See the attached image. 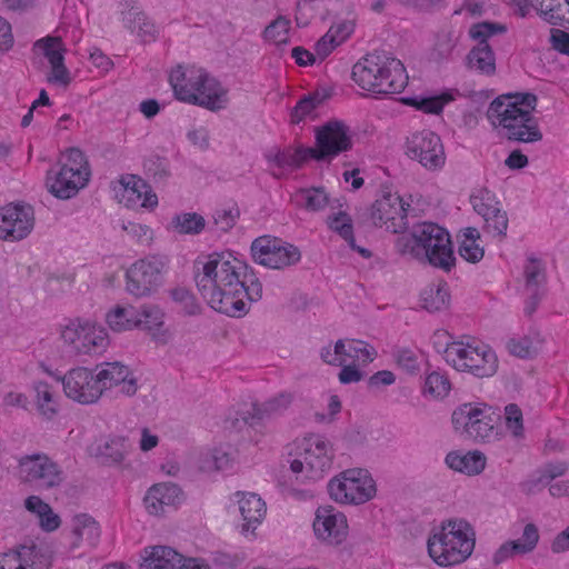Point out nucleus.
<instances>
[{"label": "nucleus", "mask_w": 569, "mask_h": 569, "mask_svg": "<svg viewBox=\"0 0 569 569\" xmlns=\"http://www.w3.org/2000/svg\"><path fill=\"white\" fill-rule=\"evenodd\" d=\"M196 286L216 311L241 318L262 298V283L253 269L229 252L200 256L193 263Z\"/></svg>", "instance_id": "nucleus-1"}, {"label": "nucleus", "mask_w": 569, "mask_h": 569, "mask_svg": "<svg viewBox=\"0 0 569 569\" xmlns=\"http://www.w3.org/2000/svg\"><path fill=\"white\" fill-rule=\"evenodd\" d=\"M537 96L531 92L508 93L496 98L488 108L487 117L493 126H501L509 140L537 142L542 139L532 111Z\"/></svg>", "instance_id": "nucleus-2"}, {"label": "nucleus", "mask_w": 569, "mask_h": 569, "mask_svg": "<svg viewBox=\"0 0 569 569\" xmlns=\"http://www.w3.org/2000/svg\"><path fill=\"white\" fill-rule=\"evenodd\" d=\"M397 248L401 253L445 272H450L456 264L449 232L433 222L415 224L410 233L398 238Z\"/></svg>", "instance_id": "nucleus-3"}, {"label": "nucleus", "mask_w": 569, "mask_h": 569, "mask_svg": "<svg viewBox=\"0 0 569 569\" xmlns=\"http://www.w3.org/2000/svg\"><path fill=\"white\" fill-rule=\"evenodd\" d=\"M352 80L375 94L400 93L408 84L403 63L386 51H375L360 59L351 72Z\"/></svg>", "instance_id": "nucleus-4"}, {"label": "nucleus", "mask_w": 569, "mask_h": 569, "mask_svg": "<svg viewBox=\"0 0 569 569\" xmlns=\"http://www.w3.org/2000/svg\"><path fill=\"white\" fill-rule=\"evenodd\" d=\"M476 545V533L463 519H449L428 539V552L441 567L455 566L468 559Z\"/></svg>", "instance_id": "nucleus-5"}, {"label": "nucleus", "mask_w": 569, "mask_h": 569, "mask_svg": "<svg viewBox=\"0 0 569 569\" xmlns=\"http://www.w3.org/2000/svg\"><path fill=\"white\" fill-rule=\"evenodd\" d=\"M502 416L497 408L483 402H466L451 415L456 433L475 442H492L502 436Z\"/></svg>", "instance_id": "nucleus-6"}, {"label": "nucleus", "mask_w": 569, "mask_h": 569, "mask_svg": "<svg viewBox=\"0 0 569 569\" xmlns=\"http://www.w3.org/2000/svg\"><path fill=\"white\" fill-rule=\"evenodd\" d=\"M332 457V447L323 436L309 435L297 442L290 469L298 478L317 481L331 469Z\"/></svg>", "instance_id": "nucleus-7"}, {"label": "nucleus", "mask_w": 569, "mask_h": 569, "mask_svg": "<svg viewBox=\"0 0 569 569\" xmlns=\"http://www.w3.org/2000/svg\"><path fill=\"white\" fill-rule=\"evenodd\" d=\"M17 462L20 480L38 490L58 488L66 480L61 466L44 452L23 455Z\"/></svg>", "instance_id": "nucleus-8"}, {"label": "nucleus", "mask_w": 569, "mask_h": 569, "mask_svg": "<svg viewBox=\"0 0 569 569\" xmlns=\"http://www.w3.org/2000/svg\"><path fill=\"white\" fill-rule=\"evenodd\" d=\"M330 498L342 505H362L376 496V482L365 469H349L328 482Z\"/></svg>", "instance_id": "nucleus-9"}, {"label": "nucleus", "mask_w": 569, "mask_h": 569, "mask_svg": "<svg viewBox=\"0 0 569 569\" xmlns=\"http://www.w3.org/2000/svg\"><path fill=\"white\" fill-rule=\"evenodd\" d=\"M169 264L164 254H149L132 263L126 272V289L137 297H147L156 292L163 283V273Z\"/></svg>", "instance_id": "nucleus-10"}, {"label": "nucleus", "mask_w": 569, "mask_h": 569, "mask_svg": "<svg viewBox=\"0 0 569 569\" xmlns=\"http://www.w3.org/2000/svg\"><path fill=\"white\" fill-rule=\"evenodd\" d=\"M61 339L77 355H100L109 345L104 328L80 318L69 320L61 330Z\"/></svg>", "instance_id": "nucleus-11"}, {"label": "nucleus", "mask_w": 569, "mask_h": 569, "mask_svg": "<svg viewBox=\"0 0 569 569\" xmlns=\"http://www.w3.org/2000/svg\"><path fill=\"white\" fill-rule=\"evenodd\" d=\"M451 366L478 378L491 377L498 369V359L491 348L481 342H463L449 352Z\"/></svg>", "instance_id": "nucleus-12"}, {"label": "nucleus", "mask_w": 569, "mask_h": 569, "mask_svg": "<svg viewBox=\"0 0 569 569\" xmlns=\"http://www.w3.org/2000/svg\"><path fill=\"white\" fill-rule=\"evenodd\" d=\"M451 366L478 378L491 377L498 369V359L491 348L481 342H463L449 352Z\"/></svg>", "instance_id": "nucleus-13"}, {"label": "nucleus", "mask_w": 569, "mask_h": 569, "mask_svg": "<svg viewBox=\"0 0 569 569\" xmlns=\"http://www.w3.org/2000/svg\"><path fill=\"white\" fill-rule=\"evenodd\" d=\"M250 250L256 263L270 269L282 270L301 260V251L298 247L269 234L256 238Z\"/></svg>", "instance_id": "nucleus-14"}, {"label": "nucleus", "mask_w": 569, "mask_h": 569, "mask_svg": "<svg viewBox=\"0 0 569 569\" xmlns=\"http://www.w3.org/2000/svg\"><path fill=\"white\" fill-rule=\"evenodd\" d=\"M507 32V27L498 22L483 21L473 24L469 34L478 44L467 56V64L470 69L481 74L491 76L496 72V57L488 39L496 34Z\"/></svg>", "instance_id": "nucleus-15"}, {"label": "nucleus", "mask_w": 569, "mask_h": 569, "mask_svg": "<svg viewBox=\"0 0 569 569\" xmlns=\"http://www.w3.org/2000/svg\"><path fill=\"white\" fill-rule=\"evenodd\" d=\"M352 148L348 126L339 120H330L316 130V148H311L312 159L331 160Z\"/></svg>", "instance_id": "nucleus-16"}, {"label": "nucleus", "mask_w": 569, "mask_h": 569, "mask_svg": "<svg viewBox=\"0 0 569 569\" xmlns=\"http://www.w3.org/2000/svg\"><path fill=\"white\" fill-rule=\"evenodd\" d=\"M406 154L430 171L439 170L446 163L441 139L431 130L412 133L406 142Z\"/></svg>", "instance_id": "nucleus-17"}, {"label": "nucleus", "mask_w": 569, "mask_h": 569, "mask_svg": "<svg viewBox=\"0 0 569 569\" xmlns=\"http://www.w3.org/2000/svg\"><path fill=\"white\" fill-rule=\"evenodd\" d=\"M312 528L316 538L330 547L342 545L349 535L346 515L329 505L317 508Z\"/></svg>", "instance_id": "nucleus-18"}, {"label": "nucleus", "mask_w": 569, "mask_h": 569, "mask_svg": "<svg viewBox=\"0 0 569 569\" xmlns=\"http://www.w3.org/2000/svg\"><path fill=\"white\" fill-rule=\"evenodd\" d=\"M58 380L62 382L66 396L79 403H94L102 396L97 373L88 368H73Z\"/></svg>", "instance_id": "nucleus-19"}, {"label": "nucleus", "mask_w": 569, "mask_h": 569, "mask_svg": "<svg viewBox=\"0 0 569 569\" xmlns=\"http://www.w3.org/2000/svg\"><path fill=\"white\" fill-rule=\"evenodd\" d=\"M34 227V212L31 206L10 203L0 209V239L19 241Z\"/></svg>", "instance_id": "nucleus-20"}, {"label": "nucleus", "mask_w": 569, "mask_h": 569, "mask_svg": "<svg viewBox=\"0 0 569 569\" xmlns=\"http://www.w3.org/2000/svg\"><path fill=\"white\" fill-rule=\"evenodd\" d=\"M371 220L376 227L398 233L406 227V209L399 196L387 193L377 199L371 207Z\"/></svg>", "instance_id": "nucleus-21"}, {"label": "nucleus", "mask_w": 569, "mask_h": 569, "mask_svg": "<svg viewBox=\"0 0 569 569\" xmlns=\"http://www.w3.org/2000/svg\"><path fill=\"white\" fill-rule=\"evenodd\" d=\"M102 392L119 387V392L132 397L138 391V382L130 368L119 361L104 362L96 367Z\"/></svg>", "instance_id": "nucleus-22"}, {"label": "nucleus", "mask_w": 569, "mask_h": 569, "mask_svg": "<svg viewBox=\"0 0 569 569\" xmlns=\"http://www.w3.org/2000/svg\"><path fill=\"white\" fill-rule=\"evenodd\" d=\"M78 169L62 164L58 171L49 170L47 173V188L58 199H70L83 188L89 179L80 176Z\"/></svg>", "instance_id": "nucleus-23"}, {"label": "nucleus", "mask_w": 569, "mask_h": 569, "mask_svg": "<svg viewBox=\"0 0 569 569\" xmlns=\"http://www.w3.org/2000/svg\"><path fill=\"white\" fill-rule=\"evenodd\" d=\"M120 7L121 20L126 29L136 33L144 43L156 40L158 30L136 0H123Z\"/></svg>", "instance_id": "nucleus-24"}, {"label": "nucleus", "mask_w": 569, "mask_h": 569, "mask_svg": "<svg viewBox=\"0 0 569 569\" xmlns=\"http://www.w3.org/2000/svg\"><path fill=\"white\" fill-rule=\"evenodd\" d=\"M183 499L181 488L172 482L153 485L147 492L143 501L150 515L159 516L166 512L167 508L176 507Z\"/></svg>", "instance_id": "nucleus-25"}, {"label": "nucleus", "mask_w": 569, "mask_h": 569, "mask_svg": "<svg viewBox=\"0 0 569 569\" xmlns=\"http://www.w3.org/2000/svg\"><path fill=\"white\" fill-rule=\"evenodd\" d=\"M201 77H203V69L183 68L182 66L173 69L169 76V82L176 98L190 104L197 102L199 99L194 93L199 90L198 84L202 83Z\"/></svg>", "instance_id": "nucleus-26"}, {"label": "nucleus", "mask_w": 569, "mask_h": 569, "mask_svg": "<svg viewBox=\"0 0 569 569\" xmlns=\"http://www.w3.org/2000/svg\"><path fill=\"white\" fill-rule=\"evenodd\" d=\"M121 192L118 193L120 202L127 207H134L138 203L143 208H154L158 204V197L152 192L151 187L137 176H128L121 179Z\"/></svg>", "instance_id": "nucleus-27"}, {"label": "nucleus", "mask_w": 569, "mask_h": 569, "mask_svg": "<svg viewBox=\"0 0 569 569\" xmlns=\"http://www.w3.org/2000/svg\"><path fill=\"white\" fill-rule=\"evenodd\" d=\"M36 44L42 48L43 54L51 66V73L48 76V81L64 87L68 86L71 82V76L64 66L61 40L48 37L38 40Z\"/></svg>", "instance_id": "nucleus-28"}, {"label": "nucleus", "mask_w": 569, "mask_h": 569, "mask_svg": "<svg viewBox=\"0 0 569 569\" xmlns=\"http://www.w3.org/2000/svg\"><path fill=\"white\" fill-rule=\"evenodd\" d=\"M311 148L305 147H272L264 152L267 162L282 171H293L300 169L303 163L312 158Z\"/></svg>", "instance_id": "nucleus-29"}, {"label": "nucleus", "mask_w": 569, "mask_h": 569, "mask_svg": "<svg viewBox=\"0 0 569 569\" xmlns=\"http://www.w3.org/2000/svg\"><path fill=\"white\" fill-rule=\"evenodd\" d=\"M292 401L290 393H280L263 403H253L251 411L243 415L242 420L250 427H257L261 422L282 415Z\"/></svg>", "instance_id": "nucleus-30"}, {"label": "nucleus", "mask_w": 569, "mask_h": 569, "mask_svg": "<svg viewBox=\"0 0 569 569\" xmlns=\"http://www.w3.org/2000/svg\"><path fill=\"white\" fill-rule=\"evenodd\" d=\"M142 569H181L186 557L169 546H151L142 551Z\"/></svg>", "instance_id": "nucleus-31"}, {"label": "nucleus", "mask_w": 569, "mask_h": 569, "mask_svg": "<svg viewBox=\"0 0 569 569\" xmlns=\"http://www.w3.org/2000/svg\"><path fill=\"white\" fill-rule=\"evenodd\" d=\"M201 82V84H198L199 90L194 93L199 100L191 102V104L200 106L211 111L223 109L227 103V90L204 70Z\"/></svg>", "instance_id": "nucleus-32"}, {"label": "nucleus", "mask_w": 569, "mask_h": 569, "mask_svg": "<svg viewBox=\"0 0 569 569\" xmlns=\"http://www.w3.org/2000/svg\"><path fill=\"white\" fill-rule=\"evenodd\" d=\"M234 496L238 498L239 511L244 521L242 531L253 532L266 515L264 501L252 492L238 491Z\"/></svg>", "instance_id": "nucleus-33"}, {"label": "nucleus", "mask_w": 569, "mask_h": 569, "mask_svg": "<svg viewBox=\"0 0 569 569\" xmlns=\"http://www.w3.org/2000/svg\"><path fill=\"white\" fill-rule=\"evenodd\" d=\"M332 96V89L328 87L317 88L299 99L290 112V120L298 124L306 119L317 118V110Z\"/></svg>", "instance_id": "nucleus-34"}, {"label": "nucleus", "mask_w": 569, "mask_h": 569, "mask_svg": "<svg viewBox=\"0 0 569 569\" xmlns=\"http://www.w3.org/2000/svg\"><path fill=\"white\" fill-rule=\"evenodd\" d=\"M486 456L478 450L468 451L466 453L450 451L445 459L446 465L450 469L468 476L481 473L486 467Z\"/></svg>", "instance_id": "nucleus-35"}, {"label": "nucleus", "mask_w": 569, "mask_h": 569, "mask_svg": "<svg viewBox=\"0 0 569 569\" xmlns=\"http://www.w3.org/2000/svg\"><path fill=\"white\" fill-rule=\"evenodd\" d=\"M459 247L458 252L462 259L470 263L479 262L485 256V249L480 244L481 237L480 232L475 227H468L457 236Z\"/></svg>", "instance_id": "nucleus-36"}, {"label": "nucleus", "mask_w": 569, "mask_h": 569, "mask_svg": "<svg viewBox=\"0 0 569 569\" xmlns=\"http://www.w3.org/2000/svg\"><path fill=\"white\" fill-rule=\"evenodd\" d=\"M538 14L549 24L569 29V0H542Z\"/></svg>", "instance_id": "nucleus-37"}, {"label": "nucleus", "mask_w": 569, "mask_h": 569, "mask_svg": "<svg viewBox=\"0 0 569 569\" xmlns=\"http://www.w3.org/2000/svg\"><path fill=\"white\" fill-rule=\"evenodd\" d=\"M72 532L77 538V541L73 542L74 547L79 546L80 541H84L93 548L98 545L101 535L99 523L87 513L74 517Z\"/></svg>", "instance_id": "nucleus-38"}, {"label": "nucleus", "mask_w": 569, "mask_h": 569, "mask_svg": "<svg viewBox=\"0 0 569 569\" xmlns=\"http://www.w3.org/2000/svg\"><path fill=\"white\" fill-rule=\"evenodd\" d=\"M138 316L133 306H116L106 315V321L113 331L122 332L137 327Z\"/></svg>", "instance_id": "nucleus-39"}, {"label": "nucleus", "mask_w": 569, "mask_h": 569, "mask_svg": "<svg viewBox=\"0 0 569 569\" xmlns=\"http://www.w3.org/2000/svg\"><path fill=\"white\" fill-rule=\"evenodd\" d=\"M34 402L39 413L50 420L58 413V400L52 387L46 381H34Z\"/></svg>", "instance_id": "nucleus-40"}, {"label": "nucleus", "mask_w": 569, "mask_h": 569, "mask_svg": "<svg viewBox=\"0 0 569 569\" xmlns=\"http://www.w3.org/2000/svg\"><path fill=\"white\" fill-rule=\"evenodd\" d=\"M138 323L136 328H141L152 332L157 339L164 335L163 327V311L156 305H143L138 309Z\"/></svg>", "instance_id": "nucleus-41"}, {"label": "nucleus", "mask_w": 569, "mask_h": 569, "mask_svg": "<svg viewBox=\"0 0 569 569\" xmlns=\"http://www.w3.org/2000/svg\"><path fill=\"white\" fill-rule=\"evenodd\" d=\"M422 307L429 312L445 310L450 302V293L447 282L428 286L421 293Z\"/></svg>", "instance_id": "nucleus-42"}, {"label": "nucleus", "mask_w": 569, "mask_h": 569, "mask_svg": "<svg viewBox=\"0 0 569 569\" xmlns=\"http://www.w3.org/2000/svg\"><path fill=\"white\" fill-rule=\"evenodd\" d=\"M569 469V465L566 461L549 462L541 470L537 479L529 480L525 483L527 492L531 493L539 489V487H546L552 482L556 478L562 477Z\"/></svg>", "instance_id": "nucleus-43"}, {"label": "nucleus", "mask_w": 569, "mask_h": 569, "mask_svg": "<svg viewBox=\"0 0 569 569\" xmlns=\"http://www.w3.org/2000/svg\"><path fill=\"white\" fill-rule=\"evenodd\" d=\"M391 356L401 370L410 376H416L420 371V357L417 349L395 346Z\"/></svg>", "instance_id": "nucleus-44"}, {"label": "nucleus", "mask_w": 569, "mask_h": 569, "mask_svg": "<svg viewBox=\"0 0 569 569\" xmlns=\"http://www.w3.org/2000/svg\"><path fill=\"white\" fill-rule=\"evenodd\" d=\"M171 226L180 234H198L204 229L206 220L197 212H182L172 218Z\"/></svg>", "instance_id": "nucleus-45"}, {"label": "nucleus", "mask_w": 569, "mask_h": 569, "mask_svg": "<svg viewBox=\"0 0 569 569\" xmlns=\"http://www.w3.org/2000/svg\"><path fill=\"white\" fill-rule=\"evenodd\" d=\"M481 217L485 220V231L492 234L493 237H505L508 228V216L502 210L501 204H496L490 208Z\"/></svg>", "instance_id": "nucleus-46"}, {"label": "nucleus", "mask_w": 569, "mask_h": 569, "mask_svg": "<svg viewBox=\"0 0 569 569\" xmlns=\"http://www.w3.org/2000/svg\"><path fill=\"white\" fill-rule=\"evenodd\" d=\"M232 458L222 448L210 449L200 456L199 467L202 471L211 472L224 470L230 467Z\"/></svg>", "instance_id": "nucleus-47"}, {"label": "nucleus", "mask_w": 569, "mask_h": 569, "mask_svg": "<svg viewBox=\"0 0 569 569\" xmlns=\"http://www.w3.org/2000/svg\"><path fill=\"white\" fill-rule=\"evenodd\" d=\"M36 551V546L20 545L16 549L0 552V569H28L27 556Z\"/></svg>", "instance_id": "nucleus-48"}, {"label": "nucleus", "mask_w": 569, "mask_h": 569, "mask_svg": "<svg viewBox=\"0 0 569 569\" xmlns=\"http://www.w3.org/2000/svg\"><path fill=\"white\" fill-rule=\"evenodd\" d=\"M539 541V531L536 525L527 523L523 528L521 538L507 541L512 556L527 555L531 552Z\"/></svg>", "instance_id": "nucleus-49"}, {"label": "nucleus", "mask_w": 569, "mask_h": 569, "mask_svg": "<svg viewBox=\"0 0 569 569\" xmlns=\"http://www.w3.org/2000/svg\"><path fill=\"white\" fill-rule=\"evenodd\" d=\"M328 228L337 232L349 247L355 246L353 223L351 217L345 211H338L327 218Z\"/></svg>", "instance_id": "nucleus-50"}, {"label": "nucleus", "mask_w": 569, "mask_h": 569, "mask_svg": "<svg viewBox=\"0 0 569 569\" xmlns=\"http://www.w3.org/2000/svg\"><path fill=\"white\" fill-rule=\"evenodd\" d=\"M523 273L527 289H540L546 282L545 264L540 259L533 256L528 257Z\"/></svg>", "instance_id": "nucleus-51"}, {"label": "nucleus", "mask_w": 569, "mask_h": 569, "mask_svg": "<svg viewBox=\"0 0 569 569\" xmlns=\"http://www.w3.org/2000/svg\"><path fill=\"white\" fill-rule=\"evenodd\" d=\"M453 100V94L450 92H445L437 97H428V98H409L406 100L408 104L415 106L418 110H421L426 113L438 114L442 111L446 103Z\"/></svg>", "instance_id": "nucleus-52"}, {"label": "nucleus", "mask_w": 569, "mask_h": 569, "mask_svg": "<svg viewBox=\"0 0 569 569\" xmlns=\"http://www.w3.org/2000/svg\"><path fill=\"white\" fill-rule=\"evenodd\" d=\"M171 299L179 305L186 316H197L201 311L193 293L183 287H177L169 291Z\"/></svg>", "instance_id": "nucleus-53"}, {"label": "nucleus", "mask_w": 569, "mask_h": 569, "mask_svg": "<svg viewBox=\"0 0 569 569\" xmlns=\"http://www.w3.org/2000/svg\"><path fill=\"white\" fill-rule=\"evenodd\" d=\"M539 341V333H535L533 337L523 336L519 339H510L507 347L511 355L526 359L536 353Z\"/></svg>", "instance_id": "nucleus-54"}, {"label": "nucleus", "mask_w": 569, "mask_h": 569, "mask_svg": "<svg viewBox=\"0 0 569 569\" xmlns=\"http://www.w3.org/2000/svg\"><path fill=\"white\" fill-rule=\"evenodd\" d=\"M127 440L122 437L110 439L99 447L98 456L107 462H120L127 452Z\"/></svg>", "instance_id": "nucleus-55"}, {"label": "nucleus", "mask_w": 569, "mask_h": 569, "mask_svg": "<svg viewBox=\"0 0 569 569\" xmlns=\"http://www.w3.org/2000/svg\"><path fill=\"white\" fill-rule=\"evenodd\" d=\"M451 389V383L448 377L438 371L429 373L425 381L423 391L433 398H445Z\"/></svg>", "instance_id": "nucleus-56"}, {"label": "nucleus", "mask_w": 569, "mask_h": 569, "mask_svg": "<svg viewBox=\"0 0 569 569\" xmlns=\"http://www.w3.org/2000/svg\"><path fill=\"white\" fill-rule=\"evenodd\" d=\"M146 172L156 181H164L169 174V160L158 154L148 157L143 162Z\"/></svg>", "instance_id": "nucleus-57"}, {"label": "nucleus", "mask_w": 569, "mask_h": 569, "mask_svg": "<svg viewBox=\"0 0 569 569\" xmlns=\"http://www.w3.org/2000/svg\"><path fill=\"white\" fill-rule=\"evenodd\" d=\"M470 202L479 216L486 213L493 206L499 204L496 194L487 188L476 190L470 197Z\"/></svg>", "instance_id": "nucleus-58"}, {"label": "nucleus", "mask_w": 569, "mask_h": 569, "mask_svg": "<svg viewBox=\"0 0 569 569\" xmlns=\"http://www.w3.org/2000/svg\"><path fill=\"white\" fill-rule=\"evenodd\" d=\"M290 21L283 17L276 19L264 29V38L277 44L287 43Z\"/></svg>", "instance_id": "nucleus-59"}, {"label": "nucleus", "mask_w": 569, "mask_h": 569, "mask_svg": "<svg viewBox=\"0 0 569 569\" xmlns=\"http://www.w3.org/2000/svg\"><path fill=\"white\" fill-rule=\"evenodd\" d=\"M348 357L363 363L372 362L377 357L376 349L361 340L348 341Z\"/></svg>", "instance_id": "nucleus-60"}, {"label": "nucleus", "mask_w": 569, "mask_h": 569, "mask_svg": "<svg viewBox=\"0 0 569 569\" xmlns=\"http://www.w3.org/2000/svg\"><path fill=\"white\" fill-rule=\"evenodd\" d=\"M505 421L506 427L515 437L518 438L523 435L522 411L518 405L509 403L505 407Z\"/></svg>", "instance_id": "nucleus-61"}, {"label": "nucleus", "mask_w": 569, "mask_h": 569, "mask_svg": "<svg viewBox=\"0 0 569 569\" xmlns=\"http://www.w3.org/2000/svg\"><path fill=\"white\" fill-rule=\"evenodd\" d=\"M301 194L308 210L319 211L328 204V196L322 188L302 190Z\"/></svg>", "instance_id": "nucleus-62"}, {"label": "nucleus", "mask_w": 569, "mask_h": 569, "mask_svg": "<svg viewBox=\"0 0 569 569\" xmlns=\"http://www.w3.org/2000/svg\"><path fill=\"white\" fill-rule=\"evenodd\" d=\"M239 216V208L233 206L229 209L217 210L213 214V221L219 230L226 232L229 231L236 224Z\"/></svg>", "instance_id": "nucleus-63"}, {"label": "nucleus", "mask_w": 569, "mask_h": 569, "mask_svg": "<svg viewBox=\"0 0 569 569\" xmlns=\"http://www.w3.org/2000/svg\"><path fill=\"white\" fill-rule=\"evenodd\" d=\"M450 335L445 330H437L432 336V345L437 352L443 353L445 359L448 363L451 365V360L449 357V352L456 347L457 345H462L463 341H452L450 340Z\"/></svg>", "instance_id": "nucleus-64"}]
</instances>
